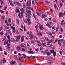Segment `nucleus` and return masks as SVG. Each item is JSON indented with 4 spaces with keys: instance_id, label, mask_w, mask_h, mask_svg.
I'll use <instances>...</instances> for the list:
<instances>
[{
    "instance_id": "1",
    "label": "nucleus",
    "mask_w": 65,
    "mask_h": 65,
    "mask_svg": "<svg viewBox=\"0 0 65 65\" xmlns=\"http://www.w3.org/2000/svg\"><path fill=\"white\" fill-rule=\"evenodd\" d=\"M27 13H28V14L27 15V17H29L30 18H31V16L30 15H31V11H30V10H29L28 11L27 10Z\"/></svg>"
},
{
    "instance_id": "2",
    "label": "nucleus",
    "mask_w": 65,
    "mask_h": 65,
    "mask_svg": "<svg viewBox=\"0 0 65 65\" xmlns=\"http://www.w3.org/2000/svg\"><path fill=\"white\" fill-rule=\"evenodd\" d=\"M64 14L62 12H60L59 14V18H62L63 17Z\"/></svg>"
},
{
    "instance_id": "3",
    "label": "nucleus",
    "mask_w": 65,
    "mask_h": 65,
    "mask_svg": "<svg viewBox=\"0 0 65 65\" xmlns=\"http://www.w3.org/2000/svg\"><path fill=\"white\" fill-rule=\"evenodd\" d=\"M26 5L27 6H31V1H30L29 3L28 2H27Z\"/></svg>"
},
{
    "instance_id": "4",
    "label": "nucleus",
    "mask_w": 65,
    "mask_h": 65,
    "mask_svg": "<svg viewBox=\"0 0 65 65\" xmlns=\"http://www.w3.org/2000/svg\"><path fill=\"white\" fill-rule=\"evenodd\" d=\"M21 11L22 12L21 13V15L23 17V13L25 11V9L22 8L21 9Z\"/></svg>"
},
{
    "instance_id": "5",
    "label": "nucleus",
    "mask_w": 65,
    "mask_h": 65,
    "mask_svg": "<svg viewBox=\"0 0 65 65\" xmlns=\"http://www.w3.org/2000/svg\"><path fill=\"white\" fill-rule=\"evenodd\" d=\"M24 38H25V37L24 36H22L21 38V41L22 42H24Z\"/></svg>"
},
{
    "instance_id": "6",
    "label": "nucleus",
    "mask_w": 65,
    "mask_h": 65,
    "mask_svg": "<svg viewBox=\"0 0 65 65\" xmlns=\"http://www.w3.org/2000/svg\"><path fill=\"white\" fill-rule=\"evenodd\" d=\"M21 48V47L20 46H18L16 47V49L18 51H20Z\"/></svg>"
},
{
    "instance_id": "7",
    "label": "nucleus",
    "mask_w": 65,
    "mask_h": 65,
    "mask_svg": "<svg viewBox=\"0 0 65 65\" xmlns=\"http://www.w3.org/2000/svg\"><path fill=\"white\" fill-rule=\"evenodd\" d=\"M39 28L41 30H43V29H44L43 26L42 25H40L39 26Z\"/></svg>"
},
{
    "instance_id": "8",
    "label": "nucleus",
    "mask_w": 65,
    "mask_h": 65,
    "mask_svg": "<svg viewBox=\"0 0 65 65\" xmlns=\"http://www.w3.org/2000/svg\"><path fill=\"white\" fill-rule=\"evenodd\" d=\"M15 11L16 13H18V12H19L20 11H19V9L18 7H16V9L15 10Z\"/></svg>"
},
{
    "instance_id": "9",
    "label": "nucleus",
    "mask_w": 65,
    "mask_h": 65,
    "mask_svg": "<svg viewBox=\"0 0 65 65\" xmlns=\"http://www.w3.org/2000/svg\"><path fill=\"white\" fill-rule=\"evenodd\" d=\"M46 26L47 27H48L49 28H52V26L51 25H50V24L49 23H47L46 24Z\"/></svg>"
},
{
    "instance_id": "10",
    "label": "nucleus",
    "mask_w": 65,
    "mask_h": 65,
    "mask_svg": "<svg viewBox=\"0 0 65 65\" xmlns=\"http://www.w3.org/2000/svg\"><path fill=\"white\" fill-rule=\"evenodd\" d=\"M16 38H17V39L19 40L20 39H21V36L20 35H19V36H16Z\"/></svg>"
},
{
    "instance_id": "11",
    "label": "nucleus",
    "mask_w": 65,
    "mask_h": 65,
    "mask_svg": "<svg viewBox=\"0 0 65 65\" xmlns=\"http://www.w3.org/2000/svg\"><path fill=\"white\" fill-rule=\"evenodd\" d=\"M23 8H26V4L25 3H23Z\"/></svg>"
},
{
    "instance_id": "12",
    "label": "nucleus",
    "mask_w": 65,
    "mask_h": 65,
    "mask_svg": "<svg viewBox=\"0 0 65 65\" xmlns=\"http://www.w3.org/2000/svg\"><path fill=\"white\" fill-rule=\"evenodd\" d=\"M9 1V3L10 4V5L11 6H14V5H13V4L12 3V1Z\"/></svg>"
},
{
    "instance_id": "13",
    "label": "nucleus",
    "mask_w": 65,
    "mask_h": 65,
    "mask_svg": "<svg viewBox=\"0 0 65 65\" xmlns=\"http://www.w3.org/2000/svg\"><path fill=\"white\" fill-rule=\"evenodd\" d=\"M15 63V61H12L11 62V64L12 65H13V64Z\"/></svg>"
},
{
    "instance_id": "14",
    "label": "nucleus",
    "mask_w": 65,
    "mask_h": 65,
    "mask_svg": "<svg viewBox=\"0 0 65 65\" xmlns=\"http://www.w3.org/2000/svg\"><path fill=\"white\" fill-rule=\"evenodd\" d=\"M28 54H33V53H34V52L32 51H28Z\"/></svg>"
},
{
    "instance_id": "15",
    "label": "nucleus",
    "mask_w": 65,
    "mask_h": 65,
    "mask_svg": "<svg viewBox=\"0 0 65 65\" xmlns=\"http://www.w3.org/2000/svg\"><path fill=\"white\" fill-rule=\"evenodd\" d=\"M42 17L43 18H44L46 17V15H45L44 14H43L42 15Z\"/></svg>"
},
{
    "instance_id": "16",
    "label": "nucleus",
    "mask_w": 65,
    "mask_h": 65,
    "mask_svg": "<svg viewBox=\"0 0 65 65\" xmlns=\"http://www.w3.org/2000/svg\"><path fill=\"white\" fill-rule=\"evenodd\" d=\"M21 13H19L18 14V15L19 17L20 18V19H22L23 18V17H21Z\"/></svg>"
},
{
    "instance_id": "17",
    "label": "nucleus",
    "mask_w": 65,
    "mask_h": 65,
    "mask_svg": "<svg viewBox=\"0 0 65 65\" xmlns=\"http://www.w3.org/2000/svg\"><path fill=\"white\" fill-rule=\"evenodd\" d=\"M58 44L60 45V46H61V42L60 41V40H58Z\"/></svg>"
},
{
    "instance_id": "18",
    "label": "nucleus",
    "mask_w": 65,
    "mask_h": 65,
    "mask_svg": "<svg viewBox=\"0 0 65 65\" xmlns=\"http://www.w3.org/2000/svg\"><path fill=\"white\" fill-rule=\"evenodd\" d=\"M37 35L38 36H42V34L39 32L37 34Z\"/></svg>"
},
{
    "instance_id": "19",
    "label": "nucleus",
    "mask_w": 65,
    "mask_h": 65,
    "mask_svg": "<svg viewBox=\"0 0 65 65\" xmlns=\"http://www.w3.org/2000/svg\"><path fill=\"white\" fill-rule=\"evenodd\" d=\"M6 60L5 59V58H4L3 60V63H6Z\"/></svg>"
},
{
    "instance_id": "20",
    "label": "nucleus",
    "mask_w": 65,
    "mask_h": 65,
    "mask_svg": "<svg viewBox=\"0 0 65 65\" xmlns=\"http://www.w3.org/2000/svg\"><path fill=\"white\" fill-rule=\"evenodd\" d=\"M53 54L54 57H55L56 55V52H54L53 53Z\"/></svg>"
},
{
    "instance_id": "21",
    "label": "nucleus",
    "mask_w": 65,
    "mask_h": 65,
    "mask_svg": "<svg viewBox=\"0 0 65 65\" xmlns=\"http://www.w3.org/2000/svg\"><path fill=\"white\" fill-rule=\"evenodd\" d=\"M16 3L17 5H18V6H21V4H20V3L18 2H17Z\"/></svg>"
},
{
    "instance_id": "22",
    "label": "nucleus",
    "mask_w": 65,
    "mask_h": 65,
    "mask_svg": "<svg viewBox=\"0 0 65 65\" xmlns=\"http://www.w3.org/2000/svg\"><path fill=\"white\" fill-rule=\"evenodd\" d=\"M44 38L45 39L46 41H49V39H48V38L46 37H44Z\"/></svg>"
},
{
    "instance_id": "23",
    "label": "nucleus",
    "mask_w": 65,
    "mask_h": 65,
    "mask_svg": "<svg viewBox=\"0 0 65 65\" xmlns=\"http://www.w3.org/2000/svg\"><path fill=\"white\" fill-rule=\"evenodd\" d=\"M8 22L9 23H10L11 22V19L9 18L8 20Z\"/></svg>"
},
{
    "instance_id": "24",
    "label": "nucleus",
    "mask_w": 65,
    "mask_h": 65,
    "mask_svg": "<svg viewBox=\"0 0 65 65\" xmlns=\"http://www.w3.org/2000/svg\"><path fill=\"white\" fill-rule=\"evenodd\" d=\"M4 27L6 29H8L9 28V27H7V26L5 25L4 26Z\"/></svg>"
},
{
    "instance_id": "25",
    "label": "nucleus",
    "mask_w": 65,
    "mask_h": 65,
    "mask_svg": "<svg viewBox=\"0 0 65 65\" xmlns=\"http://www.w3.org/2000/svg\"><path fill=\"white\" fill-rule=\"evenodd\" d=\"M38 26V24H37L36 26H35L36 29V30H37Z\"/></svg>"
},
{
    "instance_id": "26",
    "label": "nucleus",
    "mask_w": 65,
    "mask_h": 65,
    "mask_svg": "<svg viewBox=\"0 0 65 65\" xmlns=\"http://www.w3.org/2000/svg\"><path fill=\"white\" fill-rule=\"evenodd\" d=\"M16 21H17V22H18L17 24L18 25H19V23H20V21L18 19H16Z\"/></svg>"
},
{
    "instance_id": "27",
    "label": "nucleus",
    "mask_w": 65,
    "mask_h": 65,
    "mask_svg": "<svg viewBox=\"0 0 65 65\" xmlns=\"http://www.w3.org/2000/svg\"><path fill=\"white\" fill-rule=\"evenodd\" d=\"M11 28L12 29V30H15V27L13 26H11Z\"/></svg>"
},
{
    "instance_id": "28",
    "label": "nucleus",
    "mask_w": 65,
    "mask_h": 65,
    "mask_svg": "<svg viewBox=\"0 0 65 65\" xmlns=\"http://www.w3.org/2000/svg\"><path fill=\"white\" fill-rule=\"evenodd\" d=\"M32 13H33V15L35 19H37L36 17V16H35V14H34V13H33V12Z\"/></svg>"
},
{
    "instance_id": "29",
    "label": "nucleus",
    "mask_w": 65,
    "mask_h": 65,
    "mask_svg": "<svg viewBox=\"0 0 65 65\" xmlns=\"http://www.w3.org/2000/svg\"><path fill=\"white\" fill-rule=\"evenodd\" d=\"M47 56H50V55H51V54L49 52H48L47 53Z\"/></svg>"
},
{
    "instance_id": "30",
    "label": "nucleus",
    "mask_w": 65,
    "mask_h": 65,
    "mask_svg": "<svg viewBox=\"0 0 65 65\" xmlns=\"http://www.w3.org/2000/svg\"><path fill=\"white\" fill-rule=\"evenodd\" d=\"M20 46H21V47H25V46H24V45H23V44H21V45H20Z\"/></svg>"
},
{
    "instance_id": "31",
    "label": "nucleus",
    "mask_w": 65,
    "mask_h": 65,
    "mask_svg": "<svg viewBox=\"0 0 65 65\" xmlns=\"http://www.w3.org/2000/svg\"><path fill=\"white\" fill-rule=\"evenodd\" d=\"M50 52L51 53H54L55 52V51L53 50H52L50 51Z\"/></svg>"
},
{
    "instance_id": "32",
    "label": "nucleus",
    "mask_w": 65,
    "mask_h": 65,
    "mask_svg": "<svg viewBox=\"0 0 65 65\" xmlns=\"http://www.w3.org/2000/svg\"><path fill=\"white\" fill-rule=\"evenodd\" d=\"M4 54L5 55H7V53L6 51H4Z\"/></svg>"
},
{
    "instance_id": "33",
    "label": "nucleus",
    "mask_w": 65,
    "mask_h": 65,
    "mask_svg": "<svg viewBox=\"0 0 65 65\" xmlns=\"http://www.w3.org/2000/svg\"><path fill=\"white\" fill-rule=\"evenodd\" d=\"M3 26H1L0 27V31H1V30L2 29H3Z\"/></svg>"
},
{
    "instance_id": "34",
    "label": "nucleus",
    "mask_w": 65,
    "mask_h": 65,
    "mask_svg": "<svg viewBox=\"0 0 65 65\" xmlns=\"http://www.w3.org/2000/svg\"><path fill=\"white\" fill-rule=\"evenodd\" d=\"M45 44H46V43H42V45L43 46H45Z\"/></svg>"
},
{
    "instance_id": "35",
    "label": "nucleus",
    "mask_w": 65,
    "mask_h": 65,
    "mask_svg": "<svg viewBox=\"0 0 65 65\" xmlns=\"http://www.w3.org/2000/svg\"><path fill=\"white\" fill-rule=\"evenodd\" d=\"M60 40V42H63V41H64V39H63L61 40Z\"/></svg>"
},
{
    "instance_id": "36",
    "label": "nucleus",
    "mask_w": 65,
    "mask_h": 65,
    "mask_svg": "<svg viewBox=\"0 0 65 65\" xmlns=\"http://www.w3.org/2000/svg\"><path fill=\"white\" fill-rule=\"evenodd\" d=\"M30 36L33 35V34H32V33L31 31H30Z\"/></svg>"
},
{
    "instance_id": "37",
    "label": "nucleus",
    "mask_w": 65,
    "mask_h": 65,
    "mask_svg": "<svg viewBox=\"0 0 65 65\" xmlns=\"http://www.w3.org/2000/svg\"><path fill=\"white\" fill-rule=\"evenodd\" d=\"M30 18L31 17H28V18L27 19V20L28 22H29V21H30Z\"/></svg>"
},
{
    "instance_id": "38",
    "label": "nucleus",
    "mask_w": 65,
    "mask_h": 65,
    "mask_svg": "<svg viewBox=\"0 0 65 65\" xmlns=\"http://www.w3.org/2000/svg\"><path fill=\"white\" fill-rule=\"evenodd\" d=\"M21 27L22 29H24V27H23V25L21 24Z\"/></svg>"
},
{
    "instance_id": "39",
    "label": "nucleus",
    "mask_w": 65,
    "mask_h": 65,
    "mask_svg": "<svg viewBox=\"0 0 65 65\" xmlns=\"http://www.w3.org/2000/svg\"><path fill=\"white\" fill-rule=\"evenodd\" d=\"M53 40H50L49 41V42L51 43H52V42H53Z\"/></svg>"
},
{
    "instance_id": "40",
    "label": "nucleus",
    "mask_w": 65,
    "mask_h": 65,
    "mask_svg": "<svg viewBox=\"0 0 65 65\" xmlns=\"http://www.w3.org/2000/svg\"><path fill=\"white\" fill-rule=\"evenodd\" d=\"M36 13L38 15H40L41 14H40L38 12H36Z\"/></svg>"
},
{
    "instance_id": "41",
    "label": "nucleus",
    "mask_w": 65,
    "mask_h": 65,
    "mask_svg": "<svg viewBox=\"0 0 65 65\" xmlns=\"http://www.w3.org/2000/svg\"><path fill=\"white\" fill-rule=\"evenodd\" d=\"M48 50L47 49H46V50H45L44 51V52H45V53H47V51H48Z\"/></svg>"
},
{
    "instance_id": "42",
    "label": "nucleus",
    "mask_w": 65,
    "mask_h": 65,
    "mask_svg": "<svg viewBox=\"0 0 65 65\" xmlns=\"http://www.w3.org/2000/svg\"><path fill=\"white\" fill-rule=\"evenodd\" d=\"M60 8H61V7H62V3H60Z\"/></svg>"
},
{
    "instance_id": "43",
    "label": "nucleus",
    "mask_w": 65,
    "mask_h": 65,
    "mask_svg": "<svg viewBox=\"0 0 65 65\" xmlns=\"http://www.w3.org/2000/svg\"><path fill=\"white\" fill-rule=\"evenodd\" d=\"M51 44V43H50L49 42H47V45H50V44Z\"/></svg>"
},
{
    "instance_id": "44",
    "label": "nucleus",
    "mask_w": 65,
    "mask_h": 65,
    "mask_svg": "<svg viewBox=\"0 0 65 65\" xmlns=\"http://www.w3.org/2000/svg\"><path fill=\"white\" fill-rule=\"evenodd\" d=\"M0 11L1 12V13H4V11H2L1 10H0Z\"/></svg>"
},
{
    "instance_id": "45",
    "label": "nucleus",
    "mask_w": 65,
    "mask_h": 65,
    "mask_svg": "<svg viewBox=\"0 0 65 65\" xmlns=\"http://www.w3.org/2000/svg\"><path fill=\"white\" fill-rule=\"evenodd\" d=\"M37 42H38V43L39 44H41V42H40L38 40L37 41Z\"/></svg>"
},
{
    "instance_id": "46",
    "label": "nucleus",
    "mask_w": 65,
    "mask_h": 65,
    "mask_svg": "<svg viewBox=\"0 0 65 65\" xmlns=\"http://www.w3.org/2000/svg\"><path fill=\"white\" fill-rule=\"evenodd\" d=\"M7 32L9 33H10V32H10V29H8V30Z\"/></svg>"
},
{
    "instance_id": "47",
    "label": "nucleus",
    "mask_w": 65,
    "mask_h": 65,
    "mask_svg": "<svg viewBox=\"0 0 65 65\" xmlns=\"http://www.w3.org/2000/svg\"><path fill=\"white\" fill-rule=\"evenodd\" d=\"M6 40H5L4 42V45L6 44Z\"/></svg>"
},
{
    "instance_id": "48",
    "label": "nucleus",
    "mask_w": 65,
    "mask_h": 65,
    "mask_svg": "<svg viewBox=\"0 0 65 65\" xmlns=\"http://www.w3.org/2000/svg\"><path fill=\"white\" fill-rule=\"evenodd\" d=\"M61 65H65V62H62L61 63Z\"/></svg>"
},
{
    "instance_id": "49",
    "label": "nucleus",
    "mask_w": 65,
    "mask_h": 65,
    "mask_svg": "<svg viewBox=\"0 0 65 65\" xmlns=\"http://www.w3.org/2000/svg\"><path fill=\"white\" fill-rule=\"evenodd\" d=\"M33 35L30 36V38L31 39H32V38H33Z\"/></svg>"
},
{
    "instance_id": "50",
    "label": "nucleus",
    "mask_w": 65,
    "mask_h": 65,
    "mask_svg": "<svg viewBox=\"0 0 65 65\" xmlns=\"http://www.w3.org/2000/svg\"><path fill=\"white\" fill-rule=\"evenodd\" d=\"M20 61H21V62H23V59H21V58H19V59Z\"/></svg>"
},
{
    "instance_id": "51",
    "label": "nucleus",
    "mask_w": 65,
    "mask_h": 65,
    "mask_svg": "<svg viewBox=\"0 0 65 65\" xmlns=\"http://www.w3.org/2000/svg\"><path fill=\"white\" fill-rule=\"evenodd\" d=\"M60 31L61 32H63V30L62 28H60Z\"/></svg>"
},
{
    "instance_id": "52",
    "label": "nucleus",
    "mask_w": 65,
    "mask_h": 65,
    "mask_svg": "<svg viewBox=\"0 0 65 65\" xmlns=\"http://www.w3.org/2000/svg\"><path fill=\"white\" fill-rule=\"evenodd\" d=\"M7 49L8 50H10V47L9 46L7 47Z\"/></svg>"
},
{
    "instance_id": "53",
    "label": "nucleus",
    "mask_w": 65,
    "mask_h": 65,
    "mask_svg": "<svg viewBox=\"0 0 65 65\" xmlns=\"http://www.w3.org/2000/svg\"><path fill=\"white\" fill-rule=\"evenodd\" d=\"M0 34L1 35H3V34H4V33H3V31H2L1 32H0Z\"/></svg>"
},
{
    "instance_id": "54",
    "label": "nucleus",
    "mask_w": 65,
    "mask_h": 65,
    "mask_svg": "<svg viewBox=\"0 0 65 65\" xmlns=\"http://www.w3.org/2000/svg\"><path fill=\"white\" fill-rule=\"evenodd\" d=\"M53 21L54 23H55V22H56V20L55 19H54L53 20Z\"/></svg>"
},
{
    "instance_id": "55",
    "label": "nucleus",
    "mask_w": 65,
    "mask_h": 65,
    "mask_svg": "<svg viewBox=\"0 0 65 65\" xmlns=\"http://www.w3.org/2000/svg\"><path fill=\"white\" fill-rule=\"evenodd\" d=\"M27 8L28 9H30V10L31 9V8L30 7H27Z\"/></svg>"
},
{
    "instance_id": "56",
    "label": "nucleus",
    "mask_w": 65,
    "mask_h": 65,
    "mask_svg": "<svg viewBox=\"0 0 65 65\" xmlns=\"http://www.w3.org/2000/svg\"><path fill=\"white\" fill-rule=\"evenodd\" d=\"M31 43H34L35 42H34V41L33 40H31Z\"/></svg>"
},
{
    "instance_id": "57",
    "label": "nucleus",
    "mask_w": 65,
    "mask_h": 65,
    "mask_svg": "<svg viewBox=\"0 0 65 65\" xmlns=\"http://www.w3.org/2000/svg\"><path fill=\"white\" fill-rule=\"evenodd\" d=\"M58 41V39H56L55 40V42H54V43H56V42H57Z\"/></svg>"
},
{
    "instance_id": "58",
    "label": "nucleus",
    "mask_w": 65,
    "mask_h": 65,
    "mask_svg": "<svg viewBox=\"0 0 65 65\" xmlns=\"http://www.w3.org/2000/svg\"><path fill=\"white\" fill-rule=\"evenodd\" d=\"M24 31H27V30H26V28L25 27V26H24Z\"/></svg>"
},
{
    "instance_id": "59",
    "label": "nucleus",
    "mask_w": 65,
    "mask_h": 65,
    "mask_svg": "<svg viewBox=\"0 0 65 65\" xmlns=\"http://www.w3.org/2000/svg\"><path fill=\"white\" fill-rule=\"evenodd\" d=\"M62 53V51H60L59 52V53L60 54V55H62V54H63Z\"/></svg>"
},
{
    "instance_id": "60",
    "label": "nucleus",
    "mask_w": 65,
    "mask_h": 65,
    "mask_svg": "<svg viewBox=\"0 0 65 65\" xmlns=\"http://www.w3.org/2000/svg\"><path fill=\"white\" fill-rule=\"evenodd\" d=\"M52 29H53L54 30H53L54 31V30H56V28L54 27H53Z\"/></svg>"
},
{
    "instance_id": "61",
    "label": "nucleus",
    "mask_w": 65,
    "mask_h": 65,
    "mask_svg": "<svg viewBox=\"0 0 65 65\" xmlns=\"http://www.w3.org/2000/svg\"><path fill=\"white\" fill-rule=\"evenodd\" d=\"M2 48L1 47V46H0V51H1V52H2Z\"/></svg>"
},
{
    "instance_id": "62",
    "label": "nucleus",
    "mask_w": 65,
    "mask_h": 65,
    "mask_svg": "<svg viewBox=\"0 0 65 65\" xmlns=\"http://www.w3.org/2000/svg\"><path fill=\"white\" fill-rule=\"evenodd\" d=\"M54 6L55 7V8H57V6L56 5V4H55L54 5Z\"/></svg>"
},
{
    "instance_id": "63",
    "label": "nucleus",
    "mask_w": 65,
    "mask_h": 65,
    "mask_svg": "<svg viewBox=\"0 0 65 65\" xmlns=\"http://www.w3.org/2000/svg\"><path fill=\"white\" fill-rule=\"evenodd\" d=\"M1 3V5H3V1H2Z\"/></svg>"
},
{
    "instance_id": "64",
    "label": "nucleus",
    "mask_w": 65,
    "mask_h": 65,
    "mask_svg": "<svg viewBox=\"0 0 65 65\" xmlns=\"http://www.w3.org/2000/svg\"><path fill=\"white\" fill-rule=\"evenodd\" d=\"M35 50L36 51V52H38V49L37 48V49H35Z\"/></svg>"
}]
</instances>
